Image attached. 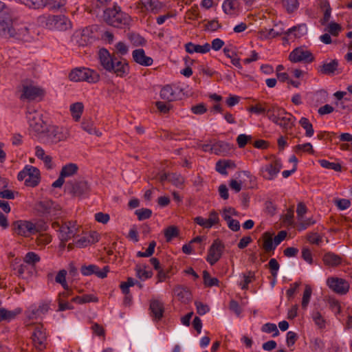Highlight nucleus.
<instances>
[{
  "label": "nucleus",
  "mask_w": 352,
  "mask_h": 352,
  "mask_svg": "<svg viewBox=\"0 0 352 352\" xmlns=\"http://www.w3.org/2000/svg\"><path fill=\"white\" fill-rule=\"evenodd\" d=\"M98 58L100 65L106 71L113 72L120 77H123L128 74V63L118 60L115 55H111L107 49L102 48L99 50Z\"/></svg>",
  "instance_id": "obj_1"
},
{
  "label": "nucleus",
  "mask_w": 352,
  "mask_h": 352,
  "mask_svg": "<svg viewBox=\"0 0 352 352\" xmlns=\"http://www.w3.org/2000/svg\"><path fill=\"white\" fill-rule=\"evenodd\" d=\"M104 19L108 24L118 28H126L131 21L130 16L122 12L120 8L116 6L104 10Z\"/></svg>",
  "instance_id": "obj_2"
},
{
  "label": "nucleus",
  "mask_w": 352,
  "mask_h": 352,
  "mask_svg": "<svg viewBox=\"0 0 352 352\" xmlns=\"http://www.w3.org/2000/svg\"><path fill=\"white\" fill-rule=\"evenodd\" d=\"M69 137L67 129L55 125L49 126L43 130L39 138L47 144H57L65 141Z\"/></svg>",
  "instance_id": "obj_3"
},
{
  "label": "nucleus",
  "mask_w": 352,
  "mask_h": 352,
  "mask_svg": "<svg viewBox=\"0 0 352 352\" xmlns=\"http://www.w3.org/2000/svg\"><path fill=\"white\" fill-rule=\"evenodd\" d=\"M69 78L71 80L86 81L89 83H96L100 80V75L98 73L93 69L82 67L75 68L69 74Z\"/></svg>",
  "instance_id": "obj_4"
},
{
  "label": "nucleus",
  "mask_w": 352,
  "mask_h": 352,
  "mask_svg": "<svg viewBox=\"0 0 352 352\" xmlns=\"http://www.w3.org/2000/svg\"><path fill=\"white\" fill-rule=\"evenodd\" d=\"M65 190L74 197H82L90 192V186L86 180H72L66 183Z\"/></svg>",
  "instance_id": "obj_5"
},
{
  "label": "nucleus",
  "mask_w": 352,
  "mask_h": 352,
  "mask_svg": "<svg viewBox=\"0 0 352 352\" xmlns=\"http://www.w3.org/2000/svg\"><path fill=\"white\" fill-rule=\"evenodd\" d=\"M26 118L30 128L40 136L45 128L42 113L33 108L28 107Z\"/></svg>",
  "instance_id": "obj_6"
},
{
  "label": "nucleus",
  "mask_w": 352,
  "mask_h": 352,
  "mask_svg": "<svg viewBox=\"0 0 352 352\" xmlns=\"http://www.w3.org/2000/svg\"><path fill=\"white\" fill-rule=\"evenodd\" d=\"M13 231L18 235L29 237L38 232L36 225L32 221L25 220H17L12 224Z\"/></svg>",
  "instance_id": "obj_7"
},
{
  "label": "nucleus",
  "mask_w": 352,
  "mask_h": 352,
  "mask_svg": "<svg viewBox=\"0 0 352 352\" xmlns=\"http://www.w3.org/2000/svg\"><path fill=\"white\" fill-rule=\"evenodd\" d=\"M45 23L47 28L59 31L66 30L71 26L70 21L64 15L48 16Z\"/></svg>",
  "instance_id": "obj_8"
},
{
  "label": "nucleus",
  "mask_w": 352,
  "mask_h": 352,
  "mask_svg": "<svg viewBox=\"0 0 352 352\" xmlns=\"http://www.w3.org/2000/svg\"><path fill=\"white\" fill-rule=\"evenodd\" d=\"M31 338L34 346L38 351H43L46 348L47 334L46 329L41 324H36L34 326Z\"/></svg>",
  "instance_id": "obj_9"
},
{
  "label": "nucleus",
  "mask_w": 352,
  "mask_h": 352,
  "mask_svg": "<svg viewBox=\"0 0 352 352\" xmlns=\"http://www.w3.org/2000/svg\"><path fill=\"white\" fill-rule=\"evenodd\" d=\"M282 168L280 160H275L261 168V175L265 179L273 180Z\"/></svg>",
  "instance_id": "obj_10"
},
{
  "label": "nucleus",
  "mask_w": 352,
  "mask_h": 352,
  "mask_svg": "<svg viewBox=\"0 0 352 352\" xmlns=\"http://www.w3.org/2000/svg\"><path fill=\"white\" fill-rule=\"evenodd\" d=\"M289 59L293 63H311L314 60L312 53L302 47H296L289 55Z\"/></svg>",
  "instance_id": "obj_11"
},
{
  "label": "nucleus",
  "mask_w": 352,
  "mask_h": 352,
  "mask_svg": "<svg viewBox=\"0 0 352 352\" xmlns=\"http://www.w3.org/2000/svg\"><path fill=\"white\" fill-rule=\"evenodd\" d=\"M225 246L219 239L214 241L210 247L206 261L211 265H214L221 257Z\"/></svg>",
  "instance_id": "obj_12"
},
{
  "label": "nucleus",
  "mask_w": 352,
  "mask_h": 352,
  "mask_svg": "<svg viewBox=\"0 0 352 352\" xmlns=\"http://www.w3.org/2000/svg\"><path fill=\"white\" fill-rule=\"evenodd\" d=\"M327 285L334 292L338 294H346L349 290V283L344 279L338 277H330L327 279Z\"/></svg>",
  "instance_id": "obj_13"
},
{
  "label": "nucleus",
  "mask_w": 352,
  "mask_h": 352,
  "mask_svg": "<svg viewBox=\"0 0 352 352\" xmlns=\"http://www.w3.org/2000/svg\"><path fill=\"white\" fill-rule=\"evenodd\" d=\"M77 229L74 223L69 221L62 224L59 227V239L61 241V245L64 247L65 243L75 236Z\"/></svg>",
  "instance_id": "obj_14"
},
{
  "label": "nucleus",
  "mask_w": 352,
  "mask_h": 352,
  "mask_svg": "<svg viewBox=\"0 0 352 352\" xmlns=\"http://www.w3.org/2000/svg\"><path fill=\"white\" fill-rule=\"evenodd\" d=\"M109 272V267L106 265L102 270L96 265H82L80 268V272L83 276L96 275L98 278H104L107 277Z\"/></svg>",
  "instance_id": "obj_15"
},
{
  "label": "nucleus",
  "mask_w": 352,
  "mask_h": 352,
  "mask_svg": "<svg viewBox=\"0 0 352 352\" xmlns=\"http://www.w3.org/2000/svg\"><path fill=\"white\" fill-rule=\"evenodd\" d=\"M34 208L42 214H51L54 211L59 210L58 204L49 199H45L35 204Z\"/></svg>",
  "instance_id": "obj_16"
},
{
  "label": "nucleus",
  "mask_w": 352,
  "mask_h": 352,
  "mask_svg": "<svg viewBox=\"0 0 352 352\" xmlns=\"http://www.w3.org/2000/svg\"><path fill=\"white\" fill-rule=\"evenodd\" d=\"M21 91V100H34L43 95V91L41 89L31 85H23Z\"/></svg>",
  "instance_id": "obj_17"
},
{
  "label": "nucleus",
  "mask_w": 352,
  "mask_h": 352,
  "mask_svg": "<svg viewBox=\"0 0 352 352\" xmlns=\"http://www.w3.org/2000/svg\"><path fill=\"white\" fill-rule=\"evenodd\" d=\"M14 23L10 17H0V36L5 38H10L13 35Z\"/></svg>",
  "instance_id": "obj_18"
},
{
  "label": "nucleus",
  "mask_w": 352,
  "mask_h": 352,
  "mask_svg": "<svg viewBox=\"0 0 352 352\" xmlns=\"http://www.w3.org/2000/svg\"><path fill=\"white\" fill-rule=\"evenodd\" d=\"M132 56L134 61L142 66L147 67L153 64V58L150 56H147L143 49L133 50Z\"/></svg>",
  "instance_id": "obj_19"
},
{
  "label": "nucleus",
  "mask_w": 352,
  "mask_h": 352,
  "mask_svg": "<svg viewBox=\"0 0 352 352\" xmlns=\"http://www.w3.org/2000/svg\"><path fill=\"white\" fill-rule=\"evenodd\" d=\"M28 167H29V172L25 180V184L27 186L35 187L40 182V171L34 166L28 165Z\"/></svg>",
  "instance_id": "obj_20"
},
{
  "label": "nucleus",
  "mask_w": 352,
  "mask_h": 352,
  "mask_svg": "<svg viewBox=\"0 0 352 352\" xmlns=\"http://www.w3.org/2000/svg\"><path fill=\"white\" fill-rule=\"evenodd\" d=\"M150 310L151 316L156 320L162 318L164 312V303L159 300H151L150 302Z\"/></svg>",
  "instance_id": "obj_21"
},
{
  "label": "nucleus",
  "mask_w": 352,
  "mask_h": 352,
  "mask_svg": "<svg viewBox=\"0 0 352 352\" xmlns=\"http://www.w3.org/2000/svg\"><path fill=\"white\" fill-rule=\"evenodd\" d=\"M173 294L182 302H188L190 300L192 295L187 287L176 285L173 289Z\"/></svg>",
  "instance_id": "obj_22"
},
{
  "label": "nucleus",
  "mask_w": 352,
  "mask_h": 352,
  "mask_svg": "<svg viewBox=\"0 0 352 352\" xmlns=\"http://www.w3.org/2000/svg\"><path fill=\"white\" fill-rule=\"evenodd\" d=\"M138 4H141L142 8L154 14L160 12L163 8L162 3L158 0H140Z\"/></svg>",
  "instance_id": "obj_23"
},
{
  "label": "nucleus",
  "mask_w": 352,
  "mask_h": 352,
  "mask_svg": "<svg viewBox=\"0 0 352 352\" xmlns=\"http://www.w3.org/2000/svg\"><path fill=\"white\" fill-rule=\"evenodd\" d=\"M322 261L326 266L334 267L341 264L342 258L339 255L329 252L324 254Z\"/></svg>",
  "instance_id": "obj_24"
},
{
  "label": "nucleus",
  "mask_w": 352,
  "mask_h": 352,
  "mask_svg": "<svg viewBox=\"0 0 352 352\" xmlns=\"http://www.w3.org/2000/svg\"><path fill=\"white\" fill-rule=\"evenodd\" d=\"M185 49L189 54H192L194 52L206 54L210 50V45L206 43L203 45H200L189 42L185 45Z\"/></svg>",
  "instance_id": "obj_25"
},
{
  "label": "nucleus",
  "mask_w": 352,
  "mask_h": 352,
  "mask_svg": "<svg viewBox=\"0 0 352 352\" xmlns=\"http://www.w3.org/2000/svg\"><path fill=\"white\" fill-rule=\"evenodd\" d=\"M236 168L235 163L230 160H220L217 162L215 169L223 175H228L227 168L234 169Z\"/></svg>",
  "instance_id": "obj_26"
},
{
  "label": "nucleus",
  "mask_w": 352,
  "mask_h": 352,
  "mask_svg": "<svg viewBox=\"0 0 352 352\" xmlns=\"http://www.w3.org/2000/svg\"><path fill=\"white\" fill-rule=\"evenodd\" d=\"M262 248L265 252L266 253L274 252L277 245H276L274 240H273L272 235L270 232H265L262 235Z\"/></svg>",
  "instance_id": "obj_27"
},
{
  "label": "nucleus",
  "mask_w": 352,
  "mask_h": 352,
  "mask_svg": "<svg viewBox=\"0 0 352 352\" xmlns=\"http://www.w3.org/2000/svg\"><path fill=\"white\" fill-rule=\"evenodd\" d=\"M338 67L337 60H332L330 63H324L318 69V72L325 75H333Z\"/></svg>",
  "instance_id": "obj_28"
},
{
  "label": "nucleus",
  "mask_w": 352,
  "mask_h": 352,
  "mask_svg": "<svg viewBox=\"0 0 352 352\" xmlns=\"http://www.w3.org/2000/svg\"><path fill=\"white\" fill-rule=\"evenodd\" d=\"M13 35L10 36V38H15L16 39H23L25 36L29 33V29L23 25L14 23V28L13 29Z\"/></svg>",
  "instance_id": "obj_29"
},
{
  "label": "nucleus",
  "mask_w": 352,
  "mask_h": 352,
  "mask_svg": "<svg viewBox=\"0 0 352 352\" xmlns=\"http://www.w3.org/2000/svg\"><path fill=\"white\" fill-rule=\"evenodd\" d=\"M22 311L21 308H16L14 310L9 311L5 308L0 309V322L3 320H11L20 314Z\"/></svg>",
  "instance_id": "obj_30"
},
{
  "label": "nucleus",
  "mask_w": 352,
  "mask_h": 352,
  "mask_svg": "<svg viewBox=\"0 0 352 352\" xmlns=\"http://www.w3.org/2000/svg\"><path fill=\"white\" fill-rule=\"evenodd\" d=\"M82 129L90 135H96L98 137L102 135V133L97 130L94 126V122L90 119L84 118L81 123Z\"/></svg>",
  "instance_id": "obj_31"
},
{
  "label": "nucleus",
  "mask_w": 352,
  "mask_h": 352,
  "mask_svg": "<svg viewBox=\"0 0 352 352\" xmlns=\"http://www.w3.org/2000/svg\"><path fill=\"white\" fill-rule=\"evenodd\" d=\"M223 52L228 58L231 59V63L233 65L239 69H242L240 58L238 57L234 50L230 47H226L223 48Z\"/></svg>",
  "instance_id": "obj_32"
},
{
  "label": "nucleus",
  "mask_w": 352,
  "mask_h": 352,
  "mask_svg": "<svg viewBox=\"0 0 352 352\" xmlns=\"http://www.w3.org/2000/svg\"><path fill=\"white\" fill-rule=\"evenodd\" d=\"M78 166L76 164L69 163L62 167L60 174L65 178L72 177L78 172Z\"/></svg>",
  "instance_id": "obj_33"
},
{
  "label": "nucleus",
  "mask_w": 352,
  "mask_h": 352,
  "mask_svg": "<svg viewBox=\"0 0 352 352\" xmlns=\"http://www.w3.org/2000/svg\"><path fill=\"white\" fill-rule=\"evenodd\" d=\"M36 156L42 160L45 163L46 167L47 168H52V159L50 155H46L45 153V151L39 146H36Z\"/></svg>",
  "instance_id": "obj_34"
},
{
  "label": "nucleus",
  "mask_w": 352,
  "mask_h": 352,
  "mask_svg": "<svg viewBox=\"0 0 352 352\" xmlns=\"http://www.w3.org/2000/svg\"><path fill=\"white\" fill-rule=\"evenodd\" d=\"M307 28L305 24L294 26L285 32V34L289 36L292 34H294L295 37H301L307 33Z\"/></svg>",
  "instance_id": "obj_35"
},
{
  "label": "nucleus",
  "mask_w": 352,
  "mask_h": 352,
  "mask_svg": "<svg viewBox=\"0 0 352 352\" xmlns=\"http://www.w3.org/2000/svg\"><path fill=\"white\" fill-rule=\"evenodd\" d=\"M239 3L237 0H226L222 8L226 14H231L238 9Z\"/></svg>",
  "instance_id": "obj_36"
},
{
  "label": "nucleus",
  "mask_w": 352,
  "mask_h": 352,
  "mask_svg": "<svg viewBox=\"0 0 352 352\" xmlns=\"http://www.w3.org/2000/svg\"><path fill=\"white\" fill-rule=\"evenodd\" d=\"M84 109L82 102H75L70 106V111L75 121H78L81 117Z\"/></svg>",
  "instance_id": "obj_37"
},
{
  "label": "nucleus",
  "mask_w": 352,
  "mask_h": 352,
  "mask_svg": "<svg viewBox=\"0 0 352 352\" xmlns=\"http://www.w3.org/2000/svg\"><path fill=\"white\" fill-rule=\"evenodd\" d=\"M160 97L168 102L174 100L175 96L172 87L170 85L164 86L160 91Z\"/></svg>",
  "instance_id": "obj_38"
},
{
  "label": "nucleus",
  "mask_w": 352,
  "mask_h": 352,
  "mask_svg": "<svg viewBox=\"0 0 352 352\" xmlns=\"http://www.w3.org/2000/svg\"><path fill=\"white\" fill-rule=\"evenodd\" d=\"M69 296L68 292H63L60 293L58 298V311H63L67 309H73L74 307L67 302L63 300V298H67Z\"/></svg>",
  "instance_id": "obj_39"
},
{
  "label": "nucleus",
  "mask_w": 352,
  "mask_h": 352,
  "mask_svg": "<svg viewBox=\"0 0 352 352\" xmlns=\"http://www.w3.org/2000/svg\"><path fill=\"white\" fill-rule=\"evenodd\" d=\"M295 118L289 113L286 114V116L282 119V121H280L277 125H279L282 127L285 131H288L291 129L294 126V121Z\"/></svg>",
  "instance_id": "obj_40"
},
{
  "label": "nucleus",
  "mask_w": 352,
  "mask_h": 352,
  "mask_svg": "<svg viewBox=\"0 0 352 352\" xmlns=\"http://www.w3.org/2000/svg\"><path fill=\"white\" fill-rule=\"evenodd\" d=\"M279 111L283 112V108L276 104H272L266 109V116L271 121H276V116H278Z\"/></svg>",
  "instance_id": "obj_41"
},
{
  "label": "nucleus",
  "mask_w": 352,
  "mask_h": 352,
  "mask_svg": "<svg viewBox=\"0 0 352 352\" xmlns=\"http://www.w3.org/2000/svg\"><path fill=\"white\" fill-rule=\"evenodd\" d=\"M299 124L305 130V135L307 137H311L314 135L313 125L307 118H301L299 120Z\"/></svg>",
  "instance_id": "obj_42"
},
{
  "label": "nucleus",
  "mask_w": 352,
  "mask_h": 352,
  "mask_svg": "<svg viewBox=\"0 0 352 352\" xmlns=\"http://www.w3.org/2000/svg\"><path fill=\"white\" fill-rule=\"evenodd\" d=\"M21 3L26 6L34 8L39 9L46 6L47 0H19Z\"/></svg>",
  "instance_id": "obj_43"
},
{
  "label": "nucleus",
  "mask_w": 352,
  "mask_h": 352,
  "mask_svg": "<svg viewBox=\"0 0 352 352\" xmlns=\"http://www.w3.org/2000/svg\"><path fill=\"white\" fill-rule=\"evenodd\" d=\"M229 144L218 142L212 145V153L216 155H223L229 150Z\"/></svg>",
  "instance_id": "obj_44"
},
{
  "label": "nucleus",
  "mask_w": 352,
  "mask_h": 352,
  "mask_svg": "<svg viewBox=\"0 0 352 352\" xmlns=\"http://www.w3.org/2000/svg\"><path fill=\"white\" fill-rule=\"evenodd\" d=\"M222 217L231 230L237 232L240 230V223L238 220L232 219L229 214H222Z\"/></svg>",
  "instance_id": "obj_45"
},
{
  "label": "nucleus",
  "mask_w": 352,
  "mask_h": 352,
  "mask_svg": "<svg viewBox=\"0 0 352 352\" xmlns=\"http://www.w3.org/2000/svg\"><path fill=\"white\" fill-rule=\"evenodd\" d=\"M203 278H204V283L206 287H213V286H218L219 283V280L217 278H212L210 275V273L204 270L203 272Z\"/></svg>",
  "instance_id": "obj_46"
},
{
  "label": "nucleus",
  "mask_w": 352,
  "mask_h": 352,
  "mask_svg": "<svg viewBox=\"0 0 352 352\" xmlns=\"http://www.w3.org/2000/svg\"><path fill=\"white\" fill-rule=\"evenodd\" d=\"M244 280L240 283V286L242 289H248V285L255 280V272L252 271H248L247 273L243 274Z\"/></svg>",
  "instance_id": "obj_47"
},
{
  "label": "nucleus",
  "mask_w": 352,
  "mask_h": 352,
  "mask_svg": "<svg viewBox=\"0 0 352 352\" xmlns=\"http://www.w3.org/2000/svg\"><path fill=\"white\" fill-rule=\"evenodd\" d=\"M328 94L326 91L321 89L316 91L312 98V100L316 104L324 103L327 100Z\"/></svg>",
  "instance_id": "obj_48"
},
{
  "label": "nucleus",
  "mask_w": 352,
  "mask_h": 352,
  "mask_svg": "<svg viewBox=\"0 0 352 352\" xmlns=\"http://www.w3.org/2000/svg\"><path fill=\"white\" fill-rule=\"evenodd\" d=\"M66 275L67 271L65 270H60L55 278V281L60 284L66 292H68L69 287L66 281Z\"/></svg>",
  "instance_id": "obj_49"
},
{
  "label": "nucleus",
  "mask_w": 352,
  "mask_h": 352,
  "mask_svg": "<svg viewBox=\"0 0 352 352\" xmlns=\"http://www.w3.org/2000/svg\"><path fill=\"white\" fill-rule=\"evenodd\" d=\"M179 235V230L175 226H168L164 230V236L167 242L170 241L174 237Z\"/></svg>",
  "instance_id": "obj_50"
},
{
  "label": "nucleus",
  "mask_w": 352,
  "mask_h": 352,
  "mask_svg": "<svg viewBox=\"0 0 352 352\" xmlns=\"http://www.w3.org/2000/svg\"><path fill=\"white\" fill-rule=\"evenodd\" d=\"M258 35L262 39H267L270 38H275L276 36L280 35V33L276 32L273 28L270 30L264 28L258 32Z\"/></svg>",
  "instance_id": "obj_51"
},
{
  "label": "nucleus",
  "mask_w": 352,
  "mask_h": 352,
  "mask_svg": "<svg viewBox=\"0 0 352 352\" xmlns=\"http://www.w3.org/2000/svg\"><path fill=\"white\" fill-rule=\"evenodd\" d=\"M136 283H138V280H135L134 278L131 277H128L127 280L126 282H122L120 283V289L122 290V292L124 294L127 295L130 293L129 287L134 286L135 285H136Z\"/></svg>",
  "instance_id": "obj_52"
},
{
  "label": "nucleus",
  "mask_w": 352,
  "mask_h": 352,
  "mask_svg": "<svg viewBox=\"0 0 352 352\" xmlns=\"http://www.w3.org/2000/svg\"><path fill=\"white\" fill-rule=\"evenodd\" d=\"M282 3L289 13L294 12L299 6L298 0H282Z\"/></svg>",
  "instance_id": "obj_53"
},
{
  "label": "nucleus",
  "mask_w": 352,
  "mask_h": 352,
  "mask_svg": "<svg viewBox=\"0 0 352 352\" xmlns=\"http://www.w3.org/2000/svg\"><path fill=\"white\" fill-rule=\"evenodd\" d=\"M135 270L137 277L143 280L150 278L153 276V272L151 271L143 270L140 265H136Z\"/></svg>",
  "instance_id": "obj_54"
},
{
  "label": "nucleus",
  "mask_w": 352,
  "mask_h": 352,
  "mask_svg": "<svg viewBox=\"0 0 352 352\" xmlns=\"http://www.w3.org/2000/svg\"><path fill=\"white\" fill-rule=\"evenodd\" d=\"M40 260V256L34 252H28L23 258L25 263L31 265H34L36 263L39 262Z\"/></svg>",
  "instance_id": "obj_55"
},
{
  "label": "nucleus",
  "mask_w": 352,
  "mask_h": 352,
  "mask_svg": "<svg viewBox=\"0 0 352 352\" xmlns=\"http://www.w3.org/2000/svg\"><path fill=\"white\" fill-rule=\"evenodd\" d=\"M168 181L177 187H181L184 183V178L178 173H170L168 175Z\"/></svg>",
  "instance_id": "obj_56"
},
{
  "label": "nucleus",
  "mask_w": 352,
  "mask_h": 352,
  "mask_svg": "<svg viewBox=\"0 0 352 352\" xmlns=\"http://www.w3.org/2000/svg\"><path fill=\"white\" fill-rule=\"evenodd\" d=\"M312 319L316 325H317L320 329L325 328L326 321L319 311H316L312 313Z\"/></svg>",
  "instance_id": "obj_57"
},
{
  "label": "nucleus",
  "mask_w": 352,
  "mask_h": 352,
  "mask_svg": "<svg viewBox=\"0 0 352 352\" xmlns=\"http://www.w3.org/2000/svg\"><path fill=\"white\" fill-rule=\"evenodd\" d=\"M311 293L312 289L311 286L309 285H306L302 299V307L303 309L307 308L311 298Z\"/></svg>",
  "instance_id": "obj_58"
},
{
  "label": "nucleus",
  "mask_w": 352,
  "mask_h": 352,
  "mask_svg": "<svg viewBox=\"0 0 352 352\" xmlns=\"http://www.w3.org/2000/svg\"><path fill=\"white\" fill-rule=\"evenodd\" d=\"M261 330L262 331L267 333H273V337H276L279 335V331L277 328V326L274 323L268 322L265 324L262 327Z\"/></svg>",
  "instance_id": "obj_59"
},
{
  "label": "nucleus",
  "mask_w": 352,
  "mask_h": 352,
  "mask_svg": "<svg viewBox=\"0 0 352 352\" xmlns=\"http://www.w3.org/2000/svg\"><path fill=\"white\" fill-rule=\"evenodd\" d=\"M319 163L322 167L327 169L334 170L336 171H340L342 168L341 165L340 164L330 162L326 160H319Z\"/></svg>",
  "instance_id": "obj_60"
},
{
  "label": "nucleus",
  "mask_w": 352,
  "mask_h": 352,
  "mask_svg": "<svg viewBox=\"0 0 352 352\" xmlns=\"http://www.w3.org/2000/svg\"><path fill=\"white\" fill-rule=\"evenodd\" d=\"M156 246V242L155 241H152L150 242L148 248L145 252L139 251L137 253V256L138 257H149L152 256L155 251V248Z\"/></svg>",
  "instance_id": "obj_61"
},
{
  "label": "nucleus",
  "mask_w": 352,
  "mask_h": 352,
  "mask_svg": "<svg viewBox=\"0 0 352 352\" xmlns=\"http://www.w3.org/2000/svg\"><path fill=\"white\" fill-rule=\"evenodd\" d=\"M268 267L270 270L272 276L275 280L278 275V272L280 267L279 263L276 258H271L268 263Z\"/></svg>",
  "instance_id": "obj_62"
},
{
  "label": "nucleus",
  "mask_w": 352,
  "mask_h": 352,
  "mask_svg": "<svg viewBox=\"0 0 352 352\" xmlns=\"http://www.w3.org/2000/svg\"><path fill=\"white\" fill-rule=\"evenodd\" d=\"M135 214L138 216V220L142 221L150 218L152 211L148 208H142L135 210Z\"/></svg>",
  "instance_id": "obj_63"
},
{
  "label": "nucleus",
  "mask_w": 352,
  "mask_h": 352,
  "mask_svg": "<svg viewBox=\"0 0 352 352\" xmlns=\"http://www.w3.org/2000/svg\"><path fill=\"white\" fill-rule=\"evenodd\" d=\"M128 38L135 45H144L146 43L145 39L138 34H129Z\"/></svg>",
  "instance_id": "obj_64"
}]
</instances>
